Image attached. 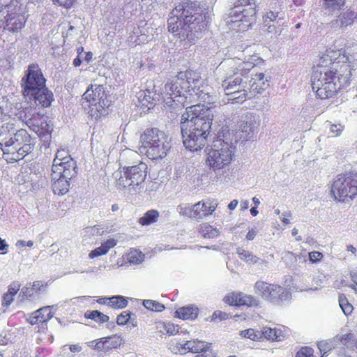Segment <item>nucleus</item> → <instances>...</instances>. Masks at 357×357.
<instances>
[{"label":"nucleus","instance_id":"nucleus-12","mask_svg":"<svg viewBox=\"0 0 357 357\" xmlns=\"http://www.w3.org/2000/svg\"><path fill=\"white\" fill-rule=\"evenodd\" d=\"M286 20V13L278 0H272L263 15V22L268 32L278 33Z\"/></svg>","mask_w":357,"mask_h":357},{"label":"nucleus","instance_id":"nucleus-4","mask_svg":"<svg viewBox=\"0 0 357 357\" xmlns=\"http://www.w3.org/2000/svg\"><path fill=\"white\" fill-rule=\"evenodd\" d=\"M213 140L208 149L206 165L217 176H222L229 169V165L234 158L235 146L225 135Z\"/></svg>","mask_w":357,"mask_h":357},{"label":"nucleus","instance_id":"nucleus-10","mask_svg":"<svg viewBox=\"0 0 357 357\" xmlns=\"http://www.w3.org/2000/svg\"><path fill=\"white\" fill-rule=\"evenodd\" d=\"M82 99L84 100V108L88 107L91 116H95L96 119L104 115L105 108L108 107L110 103L103 85L91 84L83 94Z\"/></svg>","mask_w":357,"mask_h":357},{"label":"nucleus","instance_id":"nucleus-20","mask_svg":"<svg viewBox=\"0 0 357 357\" xmlns=\"http://www.w3.org/2000/svg\"><path fill=\"white\" fill-rule=\"evenodd\" d=\"M291 294L282 287L273 284L268 292L266 301L275 305H281L284 302L289 301Z\"/></svg>","mask_w":357,"mask_h":357},{"label":"nucleus","instance_id":"nucleus-15","mask_svg":"<svg viewBox=\"0 0 357 357\" xmlns=\"http://www.w3.org/2000/svg\"><path fill=\"white\" fill-rule=\"evenodd\" d=\"M76 162L64 150H58L53 160L52 172H54L56 176L61 171L65 172L67 176L76 175Z\"/></svg>","mask_w":357,"mask_h":357},{"label":"nucleus","instance_id":"nucleus-58","mask_svg":"<svg viewBox=\"0 0 357 357\" xmlns=\"http://www.w3.org/2000/svg\"><path fill=\"white\" fill-rule=\"evenodd\" d=\"M20 284L18 282H13L8 286V293L10 294L13 296L20 289Z\"/></svg>","mask_w":357,"mask_h":357},{"label":"nucleus","instance_id":"nucleus-13","mask_svg":"<svg viewBox=\"0 0 357 357\" xmlns=\"http://www.w3.org/2000/svg\"><path fill=\"white\" fill-rule=\"evenodd\" d=\"M183 143L185 147L192 151L202 149L207 142L210 130L201 128L189 130L181 126Z\"/></svg>","mask_w":357,"mask_h":357},{"label":"nucleus","instance_id":"nucleus-49","mask_svg":"<svg viewBox=\"0 0 357 357\" xmlns=\"http://www.w3.org/2000/svg\"><path fill=\"white\" fill-rule=\"evenodd\" d=\"M211 347V343L195 339L193 353H204L206 351L207 349H209Z\"/></svg>","mask_w":357,"mask_h":357},{"label":"nucleus","instance_id":"nucleus-40","mask_svg":"<svg viewBox=\"0 0 357 357\" xmlns=\"http://www.w3.org/2000/svg\"><path fill=\"white\" fill-rule=\"evenodd\" d=\"M261 337H264L266 339L272 340H280V336L282 331L276 328H272L270 327H264L261 330Z\"/></svg>","mask_w":357,"mask_h":357},{"label":"nucleus","instance_id":"nucleus-62","mask_svg":"<svg viewBox=\"0 0 357 357\" xmlns=\"http://www.w3.org/2000/svg\"><path fill=\"white\" fill-rule=\"evenodd\" d=\"M284 258L289 259L290 260H294V262H297L298 259L297 258L301 260L302 259V257L300 255L296 256L295 254H294L291 252H286L284 253Z\"/></svg>","mask_w":357,"mask_h":357},{"label":"nucleus","instance_id":"nucleus-14","mask_svg":"<svg viewBox=\"0 0 357 357\" xmlns=\"http://www.w3.org/2000/svg\"><path fill=\"white\" fill-rule=\"evenodd\" d=\"M45 79L43 74L37 64H30L26 71L24 77L22 79L23 93L25 94H33L37 89L45 86Z\"/></svg>","mask_w":357,"mask_h":357},{"label":"nucleus","instance_id":"nucleus-7","mask_svg":"<svg viewBox=\"0 0 357 357\" xmlns=\"http://www.w3.org/2000/svg\"><path fill=\"white\" fill-rule=\"evenodd\" d=\"M122 168L123 171L119 172L120 176L116 181L117 188L131 195L139 192L144 188L147 165L139 162L136 165H124Z\"/></svg>","mask_w":357,"mask_h":357},{"label":"nucleus","instance_id":"nucleus-63","mask_svg":"<svg viewBox=\"0 0 357 357\" xmlns=\"http://www.w3.org/2000/svg\"><path fill=\"white\" fill-rule=\"evenodd\" d=\"M321 257L322 254L319 252H311L309 253L310 260L313 262L319 260Z\"/></svg>","mask_w":357,"mask_h":357},{"label":"nucleus","instance_id":"nucleus-44","mask_svg":"<svg viewBox=\"0 0 357 357\" xmlns=\"http://www.w3.org/2000/svg\"><path fill=\"white\" fill-rule=\"evenodd\" d=\"M144 254L135 249L131 250L128 254V261L130 264H139L144 261Z\"/></svg>","mask_w":357,"mask_h":357},{"label":"nucleus","instance_id":"nucleus-39","mask_svg":"<svg viewBox=\"0 0 357 357\" xmlns=\"http://www.w3.org/2000/svg\"><path fill=\"white\" fill-rule=\"evenodd\" d=\"M127 305L128 301L122 296H114L107 298V305L114 309H122Z\"/></svg>","mask_w":357,"mask_h":357},{"label":"nucleus","instance_id":"nucleus-34","mask_svg":"<svg viewBox=\"0 0 357 357\" xmlns=\"http://www.w3.org/2000/svg\"><path fill=\"white\" fill-rule=\"evenodd\" d=\"M355 17L356 13L354 11L347 10L338 17L335 23L340 27L347 26L354 22Z\"/></svg>","mask_w":357,"mask_h":357},{"label":"nucleus","instance_id":"nucleus-3","mask_svg":"<svg viewBox=\"0 0 357 357\" xmlns=\"http://www.w3.org/2000/svg\"><path fill=\"white\" fill-rule=\"evenodd\" d=\"M32 139L25 129H17L9 121L0 128V145L3 154H11V160H19L33 149Z\"/></svg>","mask_w":357,"mask_h":357},{"label":"nucleus","instance_id":"nucleus-22","mask_svg":"<svg viewBox=\"0 0 357 357\" xmlns=\"http://www.w3.org/2000/svg\"><path fill=\"white\" fill-rule=\"evenodd\" d=\"M225 94L229 96L228 100H233L236 102H242L248 95V91L250 90L248 85H236L223 87Z\"/></svg>","mask_w":357,"mask_h":357},{"label":"nucleus","instance_id":"nucleus-21","mask_svg":"<svg viewBox=\"0 0 357 357\" xmlns=\"http://www.w3.org/2000/svg\"><path fill=\"white\" fill-rule=\"evenodd\" d=\"M29 99H33L37 105H41L43 107L50 106L53 100V93L46 86L38 89L33 92V94L24 95Z\"/></svg>","mask_w":357,"mask_h":357},{"label":"nucleus","instance_id":"nucleus-59","mask_svg":"<svg viewBox=\"0 0 357 357\" xmlns=\"http://www.w3.org/2000/svg\"><path fill=\"white\" fill-rule=\"evenodd\" d=\"M116 240L114 238H110L102 243V245L104 246L106 251L108 252L109 249L114 248L116 245Z\"/></svg>","mask_w":357,"mask_h":357},{"label":"nucleus","instance_id":"nucleus-11","mask_svg":"<svg viewBox=\"0 0 357 357\" xmlns=\"http://www.w3.org/2000/svg\"><path fill=\"white\" fill-rule=\"evenodd\" d=\"M331 192L335 199H352L357 195V173L351 171L339 174L331 186Z\"/></svg>","mask_w":357,"mask_h":357},{"label":"nucleus","instance_id":"nucleus-8","mask_svg":"<svg viewBox=\"0 0 357 357\" xmlns=\"http://www.w3.org/2000/svg\"><path fill=\"white\" fill-rule=\"evenodd\" d=\"M213 111L200 103L186 107L181 117V126L185 130L206 129L210 130L213 121Z\"/></svg>","mask_w":357,"mask_h":357},{"label":"nucleus","instance_id":"nucleus-32","mask_svg":"<svg viewBox=\"0 0 357 357\" xmlns=\"http://www.w3.org/2000/svg\"><path fill=\"white\" fill-rule=\"evenodd\" d=\"M236 253L239 258L247 264H256L259 261L264 262L263 260L260 259L256 255H254L252 252L244 250L243 248L238 247L236 249Z\"/></svg>","mask_w":357,"mask_h":357},{"label":"nucleus","instance_id":"nucleus-5","mask_svg":"<svg viewBox=\"0 0 357 357\" xmlns=\"http://www.w3.org/2000/svg\"><path fill=\"white\" fill-rule=\"evenodd\" d=\"M180 13L184 20V29L189 28L194 38L201 37L208 23L209 15L206 9L200 7L199 4L191 1L180 3L174 8L175 14Z\"/></svg>","mask_w":357,"mask_h":357},{"label":"nucleus","instance_id":"nucleus-38","mask_svg":"<svg viewBox=\"0 0 357 357\" xmlns=\"http://www.w3.org/2000/svg\"><path fill=\"white\" fill-rule=\"evenodd\" d=\"M139 156L137 151H135L131 149H125L120 153V161L121 165L123 164L131 165L133 163V160L137 158Z\"/></svg>","mask_w":357,"mask_h":357},{"label":"nucleus","instance_id":"nucleus-6","mask_svg":"<svg viewBox=\"0 0 357 357\" xmlns=\"http://www.w3.org/2000/svg\"><path fill=\"white\" fill-rule=\"evenodd\" d=\"M140 152L145 153L151 160L165 158L171 146L167 135L158 128L144 130L140 136Z\"/></svg>","mask_w":357,"mask_h":357},{"label":"nucleus","instance_id":"nucleus-24","mask_svg":"<svg viewBox=\"0 0 357 357\" xmlns=\"http://www.w3.org/2000/svg\"><path fill=\"white\" fill-rule=\"evenodd\" d=\"M226 301L232 305H252L257 303L256 299L243 293H233L226 298Z\"/></svg>","mask_w":357,"mask_h":357},{"label":"nucleus","instance_id":"nucleus-43","mask_svg":"<svg viewBox=\"0 0 357 357\" xmlns=\"http://www.w3.org/2000/svg\"><path fill=\"white\" fill-rule=\"evenodd\" d=\"M139 101L142 103V106L147 107L149 109L151 107L154 98L151 96V92L149 91H141L137 94Z\"/></svg>","mask_w":357,"mask_h":357},{"label":"nucleus","instance_id":"nucleus-45","mask_svg":"<svg viewBox=\"0 0 357 357\" xmlns=\"http://www.w3.org/2000/svg\"><path fill=\"white\" fill-rule=\"evenodd\" d=\"M121 344V339L119 336L112 335L105 337V348L108 351L119 347Z\"/></svg>","mask_w":357,"mask_h":357},{"label":"nucleus","instance_id":"nucleus-53","mask_svg":"<svg viewBox=\"0 0 357 357\" xmlns=\"http://www.w3.org/2000/svg\"><path fill=\"white\" fill-rule=\"evenodd\" d=\"M296 357H316L314 355V350L310 347H303L296 355Z\"/></svg>","mask_w":357,"mask_h":357},{"label":"nucleus","instance_id":"nucleus-31","mask_svg":"<svg viewBox=\"0 0 357 357\" xmlns=\"http://www.w3.org/2000/svg\"><path fill=\"white\" fill-rule=\"evenodd\" d=\"M224 79L222 83V87H228L229 86L236 85H248L249 77L246 75H236L231 77H223Z\"/></svg>","mask_w":357,"mask_h":357},{"label":"nucleus","instance_id":"nucleus-23","mask_svg":"<svg viewBox=\"0 0 357 357\" xmlns=\"http://www.w3.org/2000/svg\"><path fill=\"white\" fill-rule=\"evenodd\" d=\"M38 117V119H36V122L37 123H33L34 126H36V128L35 126H29V128L35 132L38 135V137L46 139L49 137L52 132L51 126L47 123V116L39 114Z\"/></svg>","mask_w":357,"mask_h":357},{"label":"nucleus","instance_id":"nucleus-52","mask_svg":"<svg viewBox=\"0 0 357 357\" xmlns=\"http://www.w3.org/2000/svg\"><path fill=\"white\" fill-rule=\"evenodd\" d=\"M326 127L329 128L331 133L333 134V136L337 137L342 132L344 126L341 123H331L327 122Z\"/></svg>","mask_w":357,"mask_h":357},{"label":"nucleus","instance_id":"nucleus-55","mask_svg":"<svg viewBox=\"0 0 357 357\" xmlns=\"http://www.w3.org/2000/svg\"><path fill=\"white\" fill-rule=\"evenodd\" d=\"M34 292L33 287L31 286V283H28L21 289L19 296L22 297V299L24 298H29Z\"/></svg>","mask_w":357,"mask_h":357},{"label":"nucleus","instance_id":"nucleus-29","mask_svg":"<svg viewBox=\"0 0 357 357\" xmlns=\"http://www.w3.org/2000/svg\"><path fill=\"white\" fill-rule=\"evenodd\" d=\"M252 80L253 82L252 84H249L248 86L250 90L257 93L265 90L268 86V80H264V73L257 74L255 78H252L251 80L249 79L248 82H251Z\"/></svg>","mask_w":357,"mask_h":357},{"label":"nucleus","instance_id":"nucleus-30","mask_svg":"<svg viewBox=\"0 0 357 357\" xmlns=\"http://www.w3.org/2000/svg\"><path fill=\"white\" fill-rule=\"evenodd\" d=\"M337 347L339 345H342L343 349H351L354 346L356 347V340L354 335L351 333H347L344 335H338L334 337Z\"/></svg>","mask_w":357,"mask_h":357},{"label":"nucleus","instance_id":"nucleus-47","mask_svg":"<svg viewBox=\"0 0 357 357\" xmlns=\"http://www.w3.org/2000/svg\"><path fill=\"white\" fill-rule=\"evenodd\" d=\"M51 307L52 306L43 307L36 311L37 317L40 319H41V323L49 321L53 317V314L50 311Z\"/></svg>","mask_w":357,"mask_h":357},{"label":"nucleus","instance_id":"nucleus-26","mask_svg":"<svg viewBox=\"0 0 357 357\" xmlns=\"http://www.w3.org/2000/svg\"><path fill=\"white\" fill-rule=\"evenodd\" d=\"M24 24V17L17 14L8 15L6 17L4 29L10 32H17L20 30Z\"/></svg>","mask_w":357,"mask_h":357},{"label":"nucleus","instance_id":"nucleus-1","mask_svg":"<svg viewBox=\"0 0 357 357\" xmlns=\"http://www.w3.org/2000/svg\"><path fill=\"white\" fill-rule=\"evenodd\" d=\"M328 65H318L313 68L311 77L312 87L320 98L334 96L342 88L349 84L352 75L349 58L341 55Z\"/></svg>","mask_w":357,"mask_h":357},{"label":"nucleus","instance_id":"nucleus-56","mask_svg":"<svg viewBox=\"0 0 357 357\" xmlns=\"http://www.w3.org/2000/svg\"><path fill=\"white\" fill-rule=\"evenodd\" d=\"M107 252L106 251V250L105 249L104 246L102 245H101L100 247L98 248H96V249H94L93 250H92L89 255V257L91 258V259H93L95 257H99V256H101V255H104L107 253Z\"/></svg>","mask_w":357,"mask_h":357},{"label":"nucleus","instance_id":"nucleus-54","mask_svg":"<svg viewBox=\"0 0 357 357\" xmlns=\"http://www.w3.org/2000/svg\"><path fill=\"white\" fill-rule=\"evenodd\" d=\"M132 313L127 311L122 312L116 318V323L119 325H125L131 319Z\"/></svg>","mask_w":357,"mask_h":357},{"label":"nucleus","instance_id":"nucleus-19","mask_svg":"<svg viewBox=\"0 0 357 357\" xmlns=\"http://www.w3.org/2000/svg\"><path fill=\"white\" fill-rule=\"evenodd\" d=\"M55 172H52V187L54 194L58 195H63L66 194L69 190L70 181L75 175L67 176L65 172L61 171L60 174H58L56 176H54Z\"/></svg>","mask_w":357,"mask_h":357},{"label":"nucleus","instance_id":"nucleus-41","mask_svg":"<svg viewBox=\"0 0 357 357\" xmlns=\"http://www.w3.org/2000/svg\"><path fill=\"white\" fill-rule=\"evenodd\" d=\"M84 317L86 319H91L102 324L107 322L109 319V316L99 312L98 310H88L84 313Z\"/></svg>","mask_w":357,"mask_h":357},{"label":"nucleus","instance_id":"nucleus-18","mask_svg":"<svg viewBox=\"0 0 357 357\" xmlns=\"http://www.w3.org/2000/svg\"><path fill=\"white\" fill-rule=\"evenodd\" d=\"M259 125L260 121L257 116L247 114L241 116L238 128L245 134L247 139H250L258 132Z\"/></svg>","mask_w":357,"mask_h":357},{"label":"nucleus","instance_id":"nucleus-46","mask_svg":"<svg viewBox=\"0 0 357 357\" xmlns=\"http://www.w3.org/2000/svg\"><path fill=\"white\" fill-rule=\"evenodd\" d=\"M143 305L149 310L162 312L165 309L163 304L153 300H144Z\"/></svg>","mask_w":357,"mask_h":357},{"label":"nucleus","instance_id":"nucleus-37","mask_svg":"<svg viewBox=\"0 0 357 357\" xmlns=\"http://www.w3.org/2000/svg\"><path fill=\"white\" fill-rule=\"evenodd\" d=\"M272 284L264 281H257L254 286L255 293L266 300Z\"/></svg>","mask_w":357,"mask_h":357},{"label":"nucleus","instance_id":"nucleus-60","mask_svg":"<svg viewBox=\"0 0 357 357\" xmlns=\"http://www.w3.org/2000/svg\"><path fill=\"white\" fill-rule=\"evenodd\" d=\"M14 296L8 292L3 296L2 304L5 306H9L13 301Z\"/></svg>","mask_w":357,"mask_h":357},{"label":"nucleus","instance_id":"nucleus-42","mask_svg":"<svg viewBox=\"0 0 357 357\" xmlns=\"http://www.w3.org/2000/svg\"><path fill=\"white\" fill-rule=\"evenodd\" d=\"M193 204L187 203L181 204L177 206V211L182 216L195 218V211Z\"/></svg>","mask_w":357,"mask_h":357},{"label":"nucleus","instance_id":"nucleus-51","mask_svg":"<svg viewBox=\"0 0 357 357\" xmlns=\"http://www.w3.org/2000/svg\"><path fill=\"white\" fill-rule=\"evenodd\" d=\"M176 347L181 354H185L186 351L193 353L195 340L186 341L184 344L177 343Z\"/></svg>","mask_w":357,"mask_h":357},{"label":"nucleus","instance_id":"nucleus-36","mask_svg":"<svg viewBox=\"0 0 357 357\" xmlns=\"http://www.w3.org/2000/svg\"><path fill=\"white\" fill-rule=\"evenodd\" d=\"M159 212L156 210H149L139 219V223L142 225H149L155 222L159 218Z\"/></svg>","mask_w":357,"mask_h":357},{"label":"nucleus","instance_id":"nucleus-17","mask_svg":"<svg viewBox=\"0 0 357 357\" xmlns=\"http://www.w3.org/2000/svg\"><path fill=\"white\" fill-rule=\"evenodd\" d=\"M174 8L171 12V16L167 20V27L169 31L172 33H176L179 37L187 38L190 40H194L196 38H194L193 33L189 28H184V20L181 16L180 13L175 14Z\"/></svg>","mask_w":357,"mask_h":357},{"label":"nucleus","instance_id":"nucleus-61","mask_svg":"<svg viewBox=\"0 0 357 357\" xmlns=\"http://www.w3.org/2000/svg\"><path fill=\"white\" fill-rule=\"evenodd\" d=\"M54 3H59L60 6H63L66 8H70L75 0H52Z\"/></svg>","mask_w":357,"mask_h":357},{"label":"nucleus","instance_id":"nucleus-48","mask_svg":"<svg viewBox=\"0 0 357 357\" xmlns=\"http://www.w3.org/2000/svg\"><path fill=\"white\" fill-rule=\"evenodd\" d=\"M339 304L345 315H349L352 312L353 306L349 303L347 298L344 295L339 296Z\"/></svg>","mask_w":357,"mask_h":357},{"label":"nucleus","instance_id":"nucleus-35","mask_svg":"<svg viewBox=\"0 0 357 357\" xmlns=\"http://www.w3.org/2000/svg\"><path fill=\"white\" fill-rule=\"evenodd\" d=\"M317 347L319 351L322 354L321 357H326L327 353L337 347V344L334 337H333L327 340L318 342Z\"/></svg>","mask_w":357,"mask_h":357},{"label":"nucleus","instance_id":"nucleus-57","mask_svg":"<svg viewBox=\"0 0 357 357\" xmlns=\"http://www.w3.org/2000/svg\"><path fill=\"white\" fill-rule=\"evenodd\" d=\"M163 328L166 333L169 335H174L178 332V328L171 323L164 324Z\"/></svg>","mask_w":357,"mask_h":357},{"label":"nucleus","instance_id":"nucleus-50","mask_svg":"<svg viewBox=\"0 0 357 357\" xmlns=\"http://www.w3.org/2000/svg\"><path fill=\"white\" fill-rule=\"evenodd\" d=\"M241 335L249 338L253 341H256L261 338V334L260 331H255L252 328H249L241 331Z\"/></svg>","mask_w":357,"mask_h":357},{"label":"nucleus","instance_id":"nucleus-27","mask_svg":"<svg viewBox=\"0 0 357 357\" xmlns=\"http://www.w3.org/2000/svg\"><path fill=\"white\" fill-rule=\"evenodd\" d=\"M39 114H40L36 112V109L31 107H25L18 113L19 119L24 122L28 127L35 126L33 123H36V119L39 118Z\"/></svg>","mask_w":357,"mask_h":357},{"label":"nucleus","instance_id":"nucleus-2","mask_svg":"<svg viewBox=\"0 0 357 357\" xmlns=\"http://www.w3.org/2000/svg\"><path fill=\"white\" fill-rule=\"evenodd\" d=\"M201 77L192 70L180 72L177 75L169 79L162 93L166 105L172 106L174 102H192L196 100L210 104L214 97L204 89H200Z\"/></svg>","mask_w":357,"mask_h":357},{"label":"nucleus","instance_id":"nucleus-9","mask_svg":"<svg viewBox=\"0 0 357 357\" xmlns=\"http://www.w3.org/2000/svg\"><path fill=\"white\" fill-rule=\"evenodd\" d=\"M256 6L255 0H237L229 12L227 23H232L240 30L248 28L255 21Z\"/></svg>","mask_w":357,"mask_h":357},{"label":"nucleus","instance_id":"nucleus-64","mask_svg":"<svg viewBox=\"0 0 357 357\" xmlns=\"http://www.w3.org/2000/svg\"><path fill=\"white\" fill-rule=\"evenodd\" d=\"M93 347L95 349L106 351V348H105V337L98 340Z\"/></svg>","mask_w":357,"mask_h":357},{"label":"nucleus","instance_id":"nucleus-25","mask_svg":"<svg viewBox=\"0 0 357 357\" xmlns=\"http://www.w3.org/2000/svg\"><path fill=\"white\" fill-rule=\"evenodd\" d=\"M217 204L213 201L206 200L205 202H199L193 204L195 211V218H202L203 217L211 214L216 208Z\"/></svg>","mask_w":357,"mask_h":357},{"label":"nucleus","instance_id":"nucleus-33","mask_svg":"<svg viewBox=\"0 0 357 357\" xmlns=\"http://www.w3.org/2000/svg\"><path fill=\"white\" fill-rule=\"evenodd\" d=\"M199 231L202 236L205 238H213L220 235L219 229L213 227L207 223L200 225Z\"/></svg>","mask_w":357,"mask_h":357},{"label":"nucleus","instance_id":"nucleus-28","mask_svg":"<svg viewBox=\"0 0 357 357\" xmlns=\"http://www.w3.org/2000/svg\"><path fill=\"white\" fill-rule=\"evenodd\" d=\"M175 313L177 317L180 319L192 320L197 318L199 313V309L195 305H190L179 307Z\"/></svg>","mask_w":357,"mask_h":357},{"label":"nucleus","instance_id":"nucleus-16","mask_svg":"<svg viewBox=\"0 0 357 357\" xmlns=\"http://www.w3.org/2000/svg\"><path fill=\"white\" fill-rule=\"evenodd\" d=\"M252 68V63H247L240 59H228L224 60L217 68V70H223L224 77L246 75L248 70Z\"/></svg>","mask_w":357,"mask_h":357}]
</instances>
